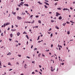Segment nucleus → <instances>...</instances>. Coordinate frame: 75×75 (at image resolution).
I'll return each mask as SVG.
<instances>
[{"instance_id": "18", "label": "nucleus", "mask_w": 75, "mask_h": 75, "mask_svg": "<svg viewBox=\"0 0 75 75\" xmlns=\"http://www.w3.org/2000/svg\"><path fill=\"white\" fill-rule=\"evenodd\" d=\"M16 29H14V30L12 29L11 30V31H16Z\"/></svg>"}, {"instance_id": "9", "label": "nucleus", "mask_w": 75, "mask_h": 75, "mask_svg": "<svg viewBox=\"0 0 75 75\" xmlns=\"http://www.w3.org/2000/svg\"><path fill=\"white\" fill-rule=\"evenodd\" d=\"M45 3L46 5H47V6H49V4H48L47 2H45Z\"/></svg>"}, {"instance_id": "56", "label": "nucleus", "mask_w": 75, "mask_h": 75, "mask_svg": "<svg viewBox=\"0 0 75 75\" xmlns=\"http://www.w3.org/2000/svg\"><path fill=\"white\" fill-rule=\"evenodd\" d=\"M28 42L27 41V45H28Z\"/></svg>"}, {"instance_id": "59", "label": "nucleus", "mask_w": 75, "mask_h": 75, "mask_svg": "<svg viewBox=\"0 0 75 75\" xmlns=\"http://www.w3.org/2000/svg\"><path fill=\"white\" fill-rule=\"evenodd\" d=\"M18 6H19V7H21L20 5H18Z\"/></svg>"}, {"instance_id": "13", "label": "nucleus", "mask_w": 75, "mask_h": 75, "mask_svg": "<svg viewBox=\"0 0 75 75\" xmlns=\"http://www.w3.org/2000/svg\"><path fill=\"white\" fill-rule=\"evenodd\" d=\"M67 34H68V35H69V34H70V32H69V31H68L67 32Z\"/></svg>"}, {"instance_id": "44", "label": "nucleus", "mask_w": 75, "mask_h": 75, "mask_svg": "<svg viewBox=\"0 0 75 75\" xmlns=\"http://www.w3.org/2000/svg\"><path fill=\"white\" fill-rule=\"evenodd\" d=\"M66 23H67V24H69V23L68 21L66 22Z\"/></svg>"}, {"instance_id": "58", "label": "nucleus", "mask_w": 75, "mask_h": 75, "mask_svg": "<svg viewBox=\"0 0 75 75\" xmlns=\"http://www.w3.org/2000/svg\"><path fill=\"white\" fill-rule=\"evenodd\" d=\"M33 17V15H31V16H30V18H31V17Z\"/></svg>"}, {"instance_id": "10", "label": "nucleus", "mask_w": 75, "mask_h": 75, "mask_svg": "<svg viewBox=\"0 0 75 75\" xmlns=\"http://www.w3.org/2000/svg\"><path fill=\"white\" fill-rule=\"evenodd\" d=\"M11 53H10V52H9L8 54H7V55H11Z\"/></svg>"}, {"instance_id": "22", "label": "nucleus", "mask_w": 75, "mask_h": 75, "mask_svg": "<svg viewBox=\"0 0 75 75\" xmlns=\"http://www.w3.org/2000/svg\"><path fill=\"white\" fill-rule=\"evenodd\" d=\"M26 23H31V22H26Z\"/></svg>"}, {"instance_id": "32", "label": "nucleus", "mask_w": 75, "mask_h": 75, "mask_svg": "<svg viewBox=\"0 0 75 75\" xmlns=\"http://www.w3.org/2000/svg\"><path fill=\"white\" fill-rule=\"evenodd\" d=\"M9 40H10V41H11L12 40V39H10V38H9Z\"/></svg>"}, {"instance_id": "15", "label": "nucleus", "mask_w": 75, "mask_h": 75, "mask_svg": "<svg viewBox=\"0 0 75 75\" xmlns=\"http://www.w3.org/2000/svg\"><path fill=\"white\" fill-rule=\"evenodd\" d=\"M38 3H39V4H42V3H41L40 2V1L38 2Z\"/></svg>"}, {"instance_id": "20", "label": "nucleus", "mask_w": 75, "mask_h": 75, "mask_svg": "<svg viewBox=\"0 0 75 75\" xmlns=\"http://www.w3.org/2000/svg\"><path fill=\"white\" fill-rule=\"evenodd\" d=\"M40 36H39L38 37V38L37 39V40H39L40 39Z\"/></svg>"}, {"instance_id": "63", "label": "nucleus", "mask_w": 75, "mask_h": 75, "mask_svg": "<svg viewBox=\"0 0 75 75\" xmlns=\"http://www.w3.org/2000/svg\"><path fill=\"white\" fill-rule=\"evenodd\" d=\"M45 15V14H44V15L42 14V15H41V16H44Z\"/></svg>"}, {"instance_id": "61", "label": "nucleus", "mask_w": 75, "mask_h": 75, "mask_svg": "<svg viewBox=\"0 0 75 75\" xmlns=\"http://www.w3.org/2000/svg\"><path fill=\"white\" fill-rule=\"evenodd\" d=\"M45 1H46V2H48V1L45 0Z\"/></svg>"}, {"instance_id": "29", "label": "nucleus", "mask_w": 75, "mask_h": 75, "mask_svg": "<svg viewBox=\"0 0 75 75\" xmlns=\"http://www.w3.org/2000/svg\"><path fill=\"white\" fill-rule=\"evenodd\" d=\"M57 4H58V3H55V4L54 5H55V6H57Z\"/></svg>"}, {"instance_id": "33", "label": "nucleus", "mask_w": 75, "mask_h": 75, "mask_svg": "<svg viewBox=\"0 0 75 75\" xmlns=\"http://www.w3.org/2000/svg\"><path fill=\"white\" fill-rule=\"evenodd\" d=\"M57 10H61V8H57Z\"/></svg>"}, {"instance_id": "54", "label": "nucleus", "mask_w": 75, "mask_h": 75, "mask_svg": "<svg viewBox=\"0 0 75 75\" xmlns=\"http://www.w3.org/2000/svg\"><path fill=\"white\" fill-rule=\"evenodd\" d=\"M51 47L52 48V47H53V45L52 44L51 45Z\"/></svg>"}, {"instance_id": "49", "label": "nucleus", "mask_w": 75, "mask_h": 75, "mask_svg": "<svg viewBox=\"0 0 75 75\" xmlns=\"http://www.w3.org/2000/svg\"><path fill=\"white\" fill-rule=\"evenodd\" d=\"M1 36H3V33H1Z\"/></svg>"}, {"instance_id": "55", "label": "nucleus", "mask_w": 75, "mask_h": 75, "mask_svg": "<svg viewBox=\"0 0 75 75\" xmlns=\"http://www.w3.org/2000/svg\"><path fill=\"white\" fill-rule=\"evenodd\" d=\"M33 45H31V48H33Z\"/></svg>"}, {"instance_id": "40", "label": "nucleus", "mask_w": 75, "mask_h": 75, "mask_svg": "<svg viewBox=\"0 0 75 75\" xmlns=\"http://www.w3.org/2000/svg\"><path fill=\"white\" fill-rule=\"evenodd\" d=\"M8 65H11V63H10V62H9L8 63Z\"/></svg>"}, {"instance_id": "14", "label": "nucleus", "mask_w": 75, "mask_h": 75, "mask_svg": "<svg viewBox=\"0 0 75 75\" xmlns=\"http://www.w3.org/2000/svg\"><path fill=\"white\" fill-rule=\"evenodd\" d=\"M26 38H27L28 40L29 39V38H28V35H26Z\"/></svg>"}, {"instance_id": "28", "label": "nucleus", "mask_w": 75, "mask_h": 75, "mask_svg": "<svg viewBox=\"0 0 75 75\" xmlns=\"http://www.w3.org/2000/svg\"><path fill=\"white\" fill-rule=\"evenodd\" d=\"M70 23H75V22H72V21H70Z\"/></svg>"}, {"instance_id": "19", "label": "nucleus", "mask_w": 75, "mask_h": 75, "mask_svg": "<svg viewBox=\"0 0 75 75\" xmlns=\"http://www.w3.org/2000/svg\"><path fill=\"white\" fill-rule=\"evenodd\" d=\"M38 23H41V21H40V20H39L38 21Z\"/></svg>"}, {"instance_id": "53", "label": "nucleus", "mask_w": 75, "mask_h": 75, "mask_svg": "<svg viewBox=\"0 0 75 75\" xmlns=\"http://www.w3.org/2000/svg\"><path fill=\"white\" fill-rule=\"evenodd\" d=\"M35 27V28H38V26H36Z\"/></svg>"}, {"instance_id": "35", "label": "nucleus", "mask_w": 75, "mask_h": 75, "mask_svg": "<svg viewBox=\"0 0 75 75\" xmlns=\"http://www.w3.org/2000/svg\"><path fill=\"white\" fill-rule=\"evenodd\" d=\"M42 57H45V55L43 54H42Z\"/></svg>"}, {"instance_id": "41", "label": "nucleus", "mask_w": 75, "mask_h": 75, "mask_svg": "<svg viewBox=\"0 0 75 75\" xmlns=\"http://www.w3.org/2000/svg\"><path fill=\"white\" fill-rule=\"evenodd\" d=\"M32 63H33V64H35V62L34 61L33 62H32Z\"/></svg>"}, {"instance_id": "23", "label": "nucleus", "mask_w": 75, "mask_h": 75, "mask_svg": "<svg viewBox=\"0 0 75 75\" xmlns=\"http://www.w3.org/2000/svg\"><path fill=\"white\" fill-rule=\"evenodd\" d=\"M58 47H61L62 48V46H61V45H58Z\"/></svg>"}, {"instance_id": "31", "label": "nucleus", "mask_w": 75, "mask_h": 75, "mask_svg": "<svg viewBox=\"0 0 75 75\" xmlns=\"http://www.w3.org/2000/svg\"><path fill=\"white\" fill-rule=\"evenodd\" d=\"M51 22L52 23H53V22H54V20H51Z\"/></svg>"}, {"instance_id": "7", "label": "nucleus", "mask_w": 75, "mask_h": 75, "mask_svg": "<svg viewBox=\"0 0 75 75\" xmlns=\"http://www.w3.org/2000/svg\"><path fill=\"white\" fill-rule=\"evenodd\" d=\"M24 5L25 6H27V7H28V4H24Z\"/></svg>"}, {"instance_id": "3", "label": "nucleus", "mask_w": 75, "mask_h": 75, "mask_svg": "<svg viewBox=\"0 0 75 75\" xmlns=\"http://www.w3.org/2000/svg\"><path fill=\"white\" fill-rule=\"evenodd\" d=\"M63 10L64 11H65V10H68L69 11V9H68L67 8H64V9H63Z\"/></svg>"}, {"instance_id": "64", "label": "nucleus", "mask_w": 75, "mask_h": 75, "mask_svg": "<svg viewBox=\"0 0 75 75\" xmlns=\"http://www.w3.org/2000/svg\"><path fill=\"white\" fill-rule=\"evenodd\" d=\"M39 67L40 68H41V66L39 65Z\"/></svg>"}, {"instance_id": "21", "label": "nucleus", "mask_w": 75, "mask_h": 75, "mask_svg": "<svg viewBox=\"0 0 75 75\" xmlns=\"http://www.w3.org/2000/svg\"><path fill=\"white\" fill-rule=\"evenodd\" d=\"M0 66H2V65H1V61H0Z\"/></svg>"}, {"instance_id": "48", "label": "nucleus", "mask_w": 75, "mask_h": 75, "mask_svg": "<svg viewBox=\"0 0 75 75\" xmlns=\"http://www.w3.org/2000/svg\"><path fill=\"white\" fill-rule=\"evenodd\" d=\"M13 14L14 15V14H16V12H14L13 13Z\"/></svg>"}, {"instance_id": "6", "label": "nucleus", "mask_w": 75, "mask_h": 75, "mask_svg": "<svg viewBox=\"0 0 75 75\" xmlns=\"http://www.w3.org/2000/svg\"><path fill=\"white\" fill-rule=\"evenodd\" d=\"M55 28H57V29L58 30H59V28L58 27V26H56L55 27Z\"/></svg>"}, {"instance_id": "43", "label": "nucleus", "mask_w": 75, "mask_h": 75, "mask_svg": "<svg viewBox=\"0 0 75 75\" xmlns=\"http://www.w3.org/2000/svg\"><path fill=\"white\" fill-rule=\"evenodd\" d=\"M52 35H53L52 33H51V34L50 35V36H51V37H52Z\"/></svg>"}, {"instance_id": "8", "label": "nucleus", "mask_w": 75, "mask_h": 75, "mask_svg": "<svg viewBox=\"0 0 75 75\" xmlns=\"http://www.w3.org/2000/svg\"><path fill=\"white\" fill-rule=\"evenodd\" d=\"M59 20H61V19H62V17L61 16H60L59 18Z\"/></svg>"}, {"instance_id": "34", "label": "nucleus", "mask_w": 75, "mask_h": 75, "mask_svg": "<svg viewBox=\"0 0 75 75\" xmlns=\"http://www.w3.org/2000/svg\"><path fill=\"white\" fill-rule=\"evenodd\" d=\"M32 74H35V72H32Z\"/></svg>"}, {"instance_id": "16", "label": "nucleus", "mask_w": 75, "mask_h": 75, "mask_svg": "<svg viewBox=\"0 0 75 75\" xmlns=\"http://www.w3.org/2000/svg\"><path fill=\"white\" fill-rule=\"evenodd\" d=\"M41 53H39V54L38 55V56L39 57H40V55H41Z\"/></svg>"}, {"instance_id": "46", "label": "nucleus", "mask_w": 75, "mask_h": 75, "mask_svg": "<svg viewBox=\"0 0 75 75\" xmlns=\"http://www.w3.org/2000/svg\"><path fill=\"white\" fill-rule=\"evenodd\" d=\"M39 72V73L40 74H41V75H42V73H41V72Z\"/></svg>"}, {"instance_id": "60", "label": "nucleus", "mask_w": 75, "mask_h": 75, "mask_svg": "<svg viewBox=\"0 0 75 75\" xmlns=\"http://www.w3.org/2000/svg\"><path fill=\"white\" fill-rule=\"evenodd\" d=\"M11 70H13V69H11L10 70H9L10 71H11Z\"/></svg>"}, {"instance_id": "12", "label": "nucleus", "mask_w": 75, "mask_h": 75, "mask_svg": "<svg viewBox=\"0 0 75 75\" xmlns=\"http://www.w3.org/2000/svg\"><path fill=\"white\" fill-rule=\"evenodd\" d=\"M27 64H25V65L24 67L25 68H27Z\"/></svg>"}, {"instance_id": "39", "label": "nucleus", "mask_w": 75, "mask_h": 75, "mask_svg": "<svg viewBox=\"0 0 75 75\" xmlns=\"http://www.w3.org/2000/svg\"><path fill=\"white\" fill-rule=\"evenodd\" d=\"M39 16H35V17H36V18H38V17Z\"/></svg>"}, {"instance_id": "4", "label": "nucleus", "mask_w": 75, "mask_h": 75, "mask_svg": "<svg viewBox=\"0 0 75 75\" xmlns=\"http://www.w3.org/2000/svg\"><path fill=\"white\" fill-rule=\"evenodd\" d=\"M59 13H58V12H56V16L57 17H58V16H59Z\"/></svg>"}, {"instance_id": "62", "label": "nucleus", "mask_w": 75, "mask_h": 75, "mask_svg": "<svg viewBox=\"0 0 75 75\" xmlns=\"http://www.w3.org/2000/svg\"><path fill=\"white\" fill-rule=\"evenodd\" d=\"M73 4H75V1H74L73 2Z\"/></svg>"}, {"instance_id": "57", "label": "nucleus", "mask_w": 75, "mask_h": 75, "mask_svg": "<svg viewBox=\"0 0 75 75\" xmlns=\"http://www.w3.org/2000/svg\"><path fill=\"white\" fill-rule=\"evenodd\" d=\"M18 45H21V43H18Z\"/></svg>"}, {"instance_id": "27", "label": "nucleus", "mask_w": 75, "mask_h": 75, "mask_svg": "<svg viewBox=\"0 0 75 75\" xmlns=\"http://www.w3.org/2000/svg\"><path fill=\"white\" fill-rule=\"evenodd\" d=\"M34 23V20H33V21L31 23L32 24Z\"/></svg>"}, {"instance_id": "52", "label": "nucleus", "mask_w": 75, "mask_h": 75, "mask_svg": "<svg viewBox=\"0 0 75 75\" xmlns=\"http://www.w3.org/2000/svg\"><path fill=\"white\" fill-rule=\"evenodd\" d=\"M26 57H27V58H29V59L30 58L29 57H28V56H27Z\"/></svg>"}, {"instance_id": "36", "label": "nucleus", "mask_w": 75, "mask_h": 75, "mask_svg": "<svg viewBox=\"0 0 75 75\" xmlns=\"http://www.w3.org/2000/svg\"><path fill=\"white\" fill-rule=\"evenodd\" d=\"M50 51V50H45V51H46V52H48V51Z\"/></svg>"}, {"instance_id": "5", "label": "nucleus", "mask_w": 75, "mask_h": 75, "mask_svg": "<svg viewBox=\"0 0 75 75\" xmlns=\"http://www.w3.org/2000/svg\"><path fill=\"white\" fill-rule=\"evenodd\" d=\"M20 35V33H19V32H18L17 33V35L18 36H19V35Z\"/></svg>"}, {"instance_id": "37", "label": "nucleus", "mask_w": 75, "mask_h": 75, "mask_svg": "<svg viewBox=\"0 0 75 75\" xmlns=\"http://www.w3.org/2000/svg\"><path fill=\"white\" fill-rule=\"evenodd\" d=\"M18 57H21V55H19V54H18Z\"/></svg>"}, {"instance_id": "38", "label": "nucleus", "mask_w": 75, "mask_h": 75, "mask_svg": "<svg viewBox=\"0 0 75 75\" xmlns=\"http://www.w3.org/2000/svg\"><path fill=\"white\" fill-rule=\"evenodd\" d=\"M16 64H17V65H19V63H18V62H16Z\"/></svg>"}, {"instance_id": "42", "label": "nucleus", "mask_w": 75, "mask_h": 75, "mask_svg": "<svg viewBox=\"0 0 75 75\" xmlns=\"http://www.w3.org/2000/svg\"><path fill=\"white\" fill-rule=\"evenodd\" d=\"M70 8L71 10H73V8H72V7H71Z\"/></svg>"}, {"instance_id": "30", "label": "nucleus", "mask_w": 75, "mask_h": 75, "mask_svg": "<svg viewBox=\"0 0 75 75\" xmlns=\"http://www.w3.org/2000/svg\"><path fill=\"white\" fill-rule=\"evenodd\" d=\"M23 34H27V33H25V32H24V33H23Z\"/></svg>"}, {"instance_id": "50", "label": "nucleus", "mask_w": 75, "mask_h": 75, "mask_svg": "<svg viewBox=\"0 0 75 75\" xmlns=\"http://www.w3.org/2000/svg\"><path fill=\"white\" fill-rule=\"evenodd\" d=\"M62 65H64V63H63L62 64H61Z\"/></svg>"}, {"instance_id": "1", "label": "nucleus", "mask_w": 75, "mask_h": 75, "mask_svg": "<svg viewBox=\"0 0 75 75\" xmlns=\"http://www.w3.org/2000/svg\"><path fill=\"white\" fill-rule=\"evenodd\" d=\"M10 24V23H5L4 24V27H5V26H6V25H9Z\"/></svg>"}, {"instance_id": "24", "label": "nucleus", "mask_w": 75, "mask_h": 75, "mask_svg": "<svg viewBox=\"0 0 75 75\" xmlns=\"http://www.w3.org/2000/svg\"><path fill=\"white\" fill-rule=\"evenodd\" d=\"M15 42H17V43H18V41L17 40H16L15 41Z\"/></svg>"}, {"instance_id": "45", "label": "nucleus", "mask_w": 75, "mask_h": 75, "mask_svg": "<svg viewBox=\"0 0 75 75\" xmlns=\"http://www.w3.org/2000/svg\"><path fill=\"white\" fill-rule=\"evenodd\" d=\"M51 28H50L49 30H48V31H51Z\"/></svg>"}, {"instance_id": "11", "label": "nucleus", "mask_w": 75, "mask_h": 75, "mask_svg": "<svg viewBox=\"0 0 75 75\" xmlns=\"http://www.w3.org/2000/svg\"><path fill=\"white\" fill-rule=\"evenodd\" d=\"M10 36L11 38H12L13 37V34H11L10 35Z\"/></svg>"}, {"instance_id": "51", "label": "nucleus", "mask_w": 75, "mask_h": 75, "mask_svg": "<svg viewBox=\"0 0 75 75\" xmlns=\"http://www.w3.org/2000/svg\"><path fill=\"white\" fill-rule=\"evenodd\" d=\"M16 10H19V8H16Z\"/></svg>"}, {"instance_id": "2", "label": "nucleus", "mask_w": 75, "mask_h": 75, "mask_svg": "<svg viewBox=\"0 0 75 75\" xmlns=\"http://www.w3.org/2000/svg\"><path fill=\"white\" fill-rule=\"evenodd\" d=\"M17 19H18V20H21V19H22V18L19 16H18L17 17Z\"/></svg>"}, {"instance_id": "25", "label": "nucleus", "mask_w": 75, "mask_h": 75, "mask_svg": "<svg viewBox=\"0 0 75 75\" xmlns=\"http://www.w3.org/2000/svg\"><path fill=\"white\" fill-rule=\"evenodd\" d=\"M66 25V23H63V25H64V26H65V25Z\"/></svg>"}, {"instance_id": "26", "label": "nucleus", "mask_w": 75, "mask_h": 75, "mask_svg": "<svg viewBox=\"0 0 75 75\" xmlns=\"http://www.w3.org/2000/svg\"><path fill=\"white\" fill-rule=\"evenodd\" d=\"M37 50V49L36 48H35V49H34V51H35V50Z\"/></svg>"}, {"instance_id": "17", "label": "nucleus", "mask_w": 75, "mask_h": 75, "mask_svg": "<svg viewBox=\"0 0 75 75\" xmlns=\"http://www.w3.org/2000/svg\"><path fill=\"white\" fill-rule=\"evenodd\" d=\"M44 6L46 8H48V7H47V6L45 5Z\"/></svg>"}, {"instance_id": "47", "label": "nucleus", "mask_w": 75, "mask_h": 75, "mask_svg": "<svg viewBox=\"0 0 75 75\" xmlns=\"http://www.w3.org/2000/svg\"><path fill=\"white\" fill-rule=\"evenodd\" d=\"M20 4L21 6H23V4H21V3Z\"/></svg>"}]
</instances>
